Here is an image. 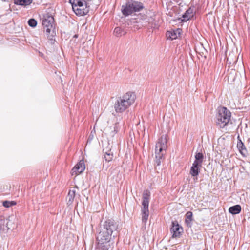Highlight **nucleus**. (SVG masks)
I'll return each instance as SVG.
<instances>
[{"label": "nucleus", "instance_id": "obj_28", "mask_svg": "<svg viewBox=\"0 0 250 250\" xmlns=\"http://www.w3.org/2000/svg\"><path fill=\"white\" fill-rule=\"evenodd\" d=\"M150 27H151V28H155V26H153L152 25H151V26H150Z\"/></svg>", "mask_w": 250, "mask_h": 250}, {"label": "nucleus", "instance_id": "obj_6", "mask_svg": "<svg viewBox=\"0 0 250 250\" xmlns=\"http://www.w3.org/2000/svg\"><path fill=\"white\" fill-rule=\"evenodd\" d=\"M54 20L52 16L46 14L43 16L42 19V25L44 30L46 31L47 37L52 40L55 34L53 27Z\"/></svg>", "mask_w": 250, "mask_h": 250}, {"label": "nucleus", "instance_id": "obj_9", "mask_svg": "<svg viewBox=\"0 0 250 250\" xmlns=\"http://www.w3.org/2000/svg\"><path fill=\"white\" fill-rule=\"evenodd\" d=\"M90 5L87 4L86 3H83V5H81L79 7L74 8L73 11L77 15L83 16L88 13L89 11L88 7Z\"/></svg>", "mask_w": 250, "mask_h": 250}, {"label": "nucleus", "instance_id": "obj_11", "mask_svg": "<svg viewBox=\"0 0 250 250\" xmlns=\"http://www.w3.org/2000/svg\"><path fill=\"white\" fill-rule=\"evenodd\" d=\"M195 8L194 7H189L185 13L183 14L181 21L183 22H185L190 19L193 17L195 14Z\"/></svg>", "mask_w": 250, "mask_h": 250}, {"label": "nucleus", "instance_id": "obj_13", "mask_svg": "<svg viewBox=\"0 0 250 250\" xmlns=\"http://www.w3.org/2000/svg\"><path fill=\"white\" fill-rule=\"evenodd\" d=\"M10 229L8 226V222L2 217H0V234L4 233Z\"/></svg>", "mask_w": 250, "mask_h": 250}, {"label": "nucleus", "instance_id": "obj_1", "mask_svg": "<svg viewBox=\"0 0 250 250\" xmlns=\"http://www.w3.org/2000/svg\"><path fill=\"white\" fill-rule=\"evenodd\" d=\"M118 225L114 220L108 219L105 221L103 228L98 234L97 239L99 244H106L110 242L112 234L117 231Z\"/></svg>", "mask_w": 250, "mask_h": 250}, {"label": "nucleus", "instance_id": "obj_27", "mask_svg": "<svg viewBox=\"0 0 250 250\" xmlns=\"http://www.w3.org/2000/svg\"><path fill=\"white\" fill-rule=\"evenodd\" d=\"M92 0H82V1H83L84 3H86L87 4L90 5L91 4V2Z\"/></svg>", "mask_w": 250, "mask_h": 250}, {"label": "nucleus", "instance_id": "obj_20", "mask_svg": "<svg viewBox=\"0 0 250 250\" xmlns=\"http://www.w3.org/2000/svg\"><path fill=\"white\" fill-rule=\"evenodd\" d=\"M126 32L121 27H117L114 29V34L115 36L119 37L125 35Z\"/></svg>", "mask_w": 250, "mask_h": 250}, {"label": "nucleus", "instance_id": "obj_29", "mask_svg": "<svg viewBox=\"0 0 250 250\" xmlns=\"http://www.w3.org/2000/svg\"><path fill=\"white\" fill-rule=\"evenodd\" d=\"M107 250H108V249H107Z\"/></svg>", "mask_w": 250, "mask_h": 250}, {"label": "nucleus", "instance_id": "obj_8", "mask_svg": "<svg viewBox=\"0 0 250 250\" xmlns=\"http://www.w3.org/2000/svg\"><path fill=\"white\" fill-rule=\"evenodd\" d=\"M183 230L182 228L180 226L177 221H175L172 222L170 232L172 234V238L179 237L183 232Z\"/></svg>", "mask_w": 250, "mask_h": 250}, {"label": "nucleus", "instance_id": "obj_3", "mask_svg": "<svg viewBox=\"0 0 250 250\" xmlns=\"http://www.w3.org/2000/svg\"><path fill=\"white\" fill-rule=\"evenodd\" d=\"M231 116V112L226 107H220L216 115V125L220 128H224L229 123Z\"/></svg>", "mask_w": 250, "mask_h": 250}, {"label": "nucleus", "instance_id": "obj_5", "mask_svg": "<svg viewBox=\"0 0 250 250\" xmlns=\"http://www.w3.org/2000/svg\"><path fill=\"white\" fill-rule=\"evenodd\" d=\"M143 8L142 3L133 0H128L125 5L122 7V12L124 15L126 16L133 12L140 11Z\"/></svg>", "mask_w": 250, "mask_h": 250}, {"label": "nucleus", "instance_id": "obj_4", "mask_svg": "<svg viewBox=\"0 0 250 250\" xmlns=\"http://www.w3.org/2000/svg\"><path fill=\"white\" fill-rule=\"evenodd\" d=\"M167 136L162 135L156 143L155 146V163L157 166H159L161 163V160L164 158L166 148L167 147Z\"/></svg>", "mask_w": 250, "mask_h": 250}, {"label": "nucleus", "instance_id": "obj_10", "mask_svg": "<svg viewBox=\"0 0 250 250\" xmlns=\"http://www.w3.org/2000/svg\"><path fill=\"white\" fill-rule=\"evenodd\" d=\"M85 169V165L83 160H80L72 169V174L78 175L81 173Z\"/></svg>", "mask_w": 250, "mask_h": 250}, {"label": "nucleus", "instance_id": "obj_2", "mask_svg": "<svg viewBox=\"0 0 250 250\" xmlns=\"http://www.w3.org/2000/svg\"><path fill=\"white\" fill-rule=\"evenodd\" d=\"M135 93L127 92L119 98L114 104V109L117 113H122L130 107L136 99Z\"/></svg>", "mask_w": 250, "mask_h": 250}, {"label": "nucleus", "instance_id": "obj_23", "mask_svg": "<svg viewBox=\"0 0 250 250\" xmlns=\"http://www.w3.org/2000/svg\"><path fill=\"white\" fill-rule=\"evenodd\" d=\"M186 222L187 224H189L192 220V213L191 211H188L186 214Z\"/></svg>", "mask_w": 250, "mask_h": 250}, {"label": "nucleus", "instance_id": "obj_7", "mask_svg": "<svg viewBox=\"0 0 250 250\" xmlns=\"http://www.w3.org/2000/svg\"><path fill=\"white\" fill-rule=\"evenodd\" d=\"M150 196V193L148 190L144 191L143 194L142 207L141 208L142 220L144 223L146 222L149 216L148 206Z\"/></svg>", "mask_w": 250, "mask_h": 250}, {"label": "nucleus", "instance_id": "obj_24", "mask_svg": "<svg viewBox=\"0 0 250 250\" xmlns=\"http://www.w3.org/2000/svg\"><path fill=\"white\" fill-rule=\"evenodd\" d=\"M16 202L15 201H4L3 202V206L5 208H9L12 206L16 205Z\"/></svg>", "mask_w": 250, "mask_h": 250}, {"label": "nucleus", "instance_id": "obj_22", "mask_svg": "<svg viewBox=\"0 0 250 250\" xmlns=\"http://www.w3.org/2000/svg\"><path fill=\"white\" fill-rule=\"evenodd\" d=\"M104 158L106 161H111L113 157V153L111 150H109L107 151L104 152Z\"/></svg>", "mask_w": 250, "mask_h": 250}, {"label": "nucleus", "instance_id": "obj_17", "mask_svg": "<svg viewBox=\"0 0 250 250\" xmlns=\"http://www.w3.org/2000/svg\"><path fill=\"white\" fill-rule=\"evenodd\" d=\"M241 210V207L239 205H236L230 207L229 209V211L230 213L232 214H237L240 212Z\"/></svg>", "mask_w": 250, "mask_h": 250}, {"label": "nucleus", "instance_id": "obj_18", "mask_svg": "<svg viewBox=\"0 0 250 250\" xmlns=\"http://www.w3.org/2000/svg\"><path fill=\"white\" fill-rule=\"evenodd\" d=\"M32 0H14V3L16 5L26 6L30 5Z\"/></svg>", "mask_w": 250, "mask_h": 250}, {"label": "nucleus", "instance_id": "obj_12", "mask_svg": "<svg viewBox=\"0 0 250 250\" xmlns=\"http://www.w3.org/2000/svg\"><path fill=\"white\" fill-rule=\"evenodd\" d=\"M182 33V29L177 28L175 30H171L167 31L166 36L167 39H169L171 40L177 39L180 37Z\"/></svg>", "mask_w": 250, "mask_h": 250}, {"label": "nucleus", "instance_id": "obj_14", "mask_svg": "<svg viewBox=\"0 0 250 250\" xmlns=\"http://www.w3.org/2000/svg\"><path fill=\"white\" fill-rule=\"evenodd\" d=\"M202 166H199L196 163H193L190 168V173L192 176H197L199 173V169Z\"/></svg>", "mask_w": 250, "mask_h": 250}, {"label": "nucleus", "instance_id": "obj_25", "mask_svg": "<svg viewBox=\"0 0 250 250\" xmlns=\"http://www.w3.org/2000/svg\"><path fill=\"white\" fill-rule=\"evenodd\" d=\"M30 26L34 27L37 25V21L34 19H30L28 21Z\"/></svg>", "mask_w": 250, "mask_h": 250}, {"label": "nucleus", "instance_id": "obj_16", "mask_svg": "<svg viewBox=\"0 0 250 250\" xmlns=\"http://www.w3.org/2000/svg\"><path fill=\"white\" fill-rule=\"evenodd\" d=\"M195 160L193 163H196L199 166H202V163L204 161V155L202 153L197 152L195 155Z\"/></svg>", "mask_w": 250, "mask_h": 250}, {"label": "nucleus", "instance_id": "obj_19", "mask_svg": "<svg viewBox=\"0 0 250 250\" xmlns=\"http://www.w3.org/2000/svg\"><path fill=\"white\" fill-rule=\"evenodd\" d=\"M75 195H76V191L75 189H71L69 190L68 196H67V198H68L67 204L68 205H71L72 204V203L74 201V198L75 197Z\"/></svg>", "mask_w": 250, "mask_h": 250}, {"label": "nucleus", "instance_id": "obj_21", "mask_svg": "<svg viewBox=\"0 0 250 250\" xmlns=\"http://www.w3.org/2000/svg\"><path fill=\"white\" fill-rule=\"evenodd\" d=\"M69 1L72 5L73 9L74 8L79 7L84 3L83 1H82V0H69Z\"/></svg>", "mask_w": 250, "mask_h": 250}, {"label": "nucleus", "instance_id": "obj_15", "mask_svg": "<svg viewBox=\"0 0 250 250\" xmlns=\"http://www.w3.org/2000/svg\"><path fill=\"white\" fill-rule=\"evenodd\" d=\"M237 147L240 152V153L244 156H246L247 155V150L246 148L243 144V143L240 140L238 142L237 144Z\"/></svg>", "mask_w": 250, "mask_h": 250}, {"label": "nucleus", "instance_id": "obj_26", "mask_svg": "<svg viewBox=\"0 0 250 250\" xmlns=\"http://www.w3.org/2000/svg\"><path fill=\"white\" fill-rule=\"evenodd\" d=\"M119 130V123H116L114 126V130L113 131V133L112 134V135H114L115 134H116L117 132H118Z\"/></svg>", "mask_w": 250, "mask_h": 250}]
</instances>
